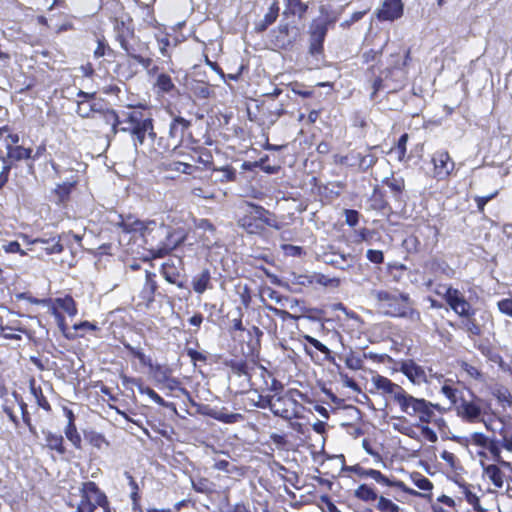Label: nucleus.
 <instances>
[{
    "label": "nucleus",
    "mask_w": 512,
    "mask_h": 512,
    "mask_svg": "<svg viewBox=\"0 0 512 512\" xmlns=\"http://www.w3.org/2000/svg\"><path fill=\"white\" fill-rule=\"evenodd\" d=\"M109 222L125 233L139 232L153 258L166 256L185 240L183 232L154 220L143 222L132 215L113 213L109 217Z\"/></svg>",
    "instance_id": "1"
},
{
    "label": "nucleus",
    "mask_w": 512,
    "mask_h": 512,
    "mask_svg": "<svg viewBox=\"0 0 512 512\" xmlns=\"http://www.w3.org/2000/svg\"><path fill=\"white\" fill-rule=\"evenodd\" d=\"M369 295L377 302L378 308L388 316L407 318L413 322L421 320L420 312L412 307L408 294L398 295L373 289Z\"/></svg>",
    "instance_id": "2"
},
{
    "label": "nucleus",
    "mask_w": 512,
    "mask_h": 512,
    "mask_svg": "<svg viewBox=\"0 0 512 512\" xmlns=\"http://www.w3.org/2000/svg\"><path fill=\"white\" fill-rule=\"evenodd\" d=\"M123 120H120V131L129 133L133 137L134 145H143L146 135L149 140L156 139V133L153 128V120L145 118L141 111H129L123 113Z\"/></svg>",
    "instance_id": "3"
},
{
    "label": "nucleus",
    "mask_w": 512,
    "mask_h": 512,
    "mask_svg": "<svg viewBox=\"0 0 512 512\" xmlns=\"http://www.w3.org/2000/svg\"><path fill=\"white\" fill-rule=\"evenodd\" d=\"M401 411L417 419V423L429 424L435 417L434 408L438 407L423 398H416L406 391L397 402Z\"/></svg>",
    "instance_id": "4"
},
{
    "label": "nucleus",
    "mask_w": 512,
    "mask_h": 512,
    "mask_svg": "<svg viewBox=\"0 0 512 512\" xmlns=\"http://www.w3.org/2000/svg\"><path fill=\"white\" fill-rule=\"evenodd\" d=\"M441 288L445 290V293L443 294L445 300L455 313L463 318L474 315V310L470 303L464 298L459 290L446 286H441Z\"/></svg>",
    "instance_id": "5"
},
{
    "label": "nucleus",
    "mask_w": 512,
    "mask_h": 512,
    "mask_svg": "<svg viewBox=\"0 0 512 512\" xmlns=\"http://www.w3.org/2000/svg\"><path fill=\"white\" fill-rule=\"evenodd\" d=\"M483 400L472 396L471 399L461 398L457 406V412L460 417L468 422H478L482 420Z\"/></svg>",
    "instance_id": "6"
},
{
    "label": "nucleus",
    "mask_w": 512,
    "mask_h": 512,
    "mask_svg": "<svg viewBox=\"0 0 512 512\" xmlns=\"http://www.w3.org/2000/svg\"><path fill=\"white\" fill-rule=\"evenodd\" d=\"M434 165V176L438 179H444L450 175L454 169V162L447 151H437L432 157Z\"/></svg>",
    "instance_id": "7"
},
{
    "label": "nucleus",
    "mask_w": 512,
    "mask_h": 512,
    "mask_svg": "<svg viewBox=\"0 0 512 512\" xmlns=\"http://www.w3.org/2000/svg\"><path fill=\"white\" fill-rule=\"evenodd\" d=\"M327 34L326 22H314L311 25L310 31V47L309 52L312 55H317L323 51V42Z\"/></svg>",
    "instance_id": "8"
},
{
    "label": "nucleus",
    "mask_w": 512,
    "mask_h": 512,
    "mask_svg": "<svg viewBox=\"0 0 512 512\" xmlns=\"http://www.w3.org/2000/svg\"><path fill=\"white\" fill-rule=\"evenodd\" d=\"M82 499L93 502L94 504L107 508V497L103 494L94 482H85L81 488Z\"/></svg>",
    "instance_id": "9"
},
{
    "label": "nucleus",
    "mask_w": 512,
    "mask_h": 512,
    "mask_svg": "<svg viewBox=\"0 0 512 512\" xmlns=\"http://www.w3.org/2000/svg\"><path fill=\"white\" fill-rule=\"evenodd\" d=\"M403 14V5L401 0H384L381 9L377 12L379 20L393 21Z\"/></svg>",
    "instance_id": "10"
},
{
    "label": "nucleus",
    "mask_w": 512,
    "mask_h": 512,
    "mask_svg": "<svg viewBox=\"0 0 512 512\" xmlns=\"http://www.w3.org/2000/svg\"><path fill=\"white\" fill-rule=\"evenodd\" d=\"M373 383L377 389L382 390L384 393L391 395L394 402H398L403 396L405 390L398 384L393 383L390 379L376 375L373 377Z\"/></svg>",
    "instance_id": "11"
},
{
    "label": "nucleus",
    "mask_w": 512,
    "mask_h": 512,
    "mask_svg": "<svg viewBox=\"0 0 512 512\" xmlns=\"http://www.w3.org/2000/svg\"><path fill=\"white\" fill-rule=\"evenodd\" d=\"M400 371L414 384L420 385L427 382L424 368L412 360L403 362Z\"/></svg>",
    "instance_id": "12"
},
{
    "label": "nucleus",
    "mask_w": 512,
    "mask_h": 512,
    "mask_svg": "<svg viewBox=\"0 0 512 512\" xmlns=\"http://www.w3.org/2000/svg\"><path fill=\"white\" fill-rule=\"evenodd\" d=\"M191 122L183 117H175L169 126V137L173 140V148H176L183 140L186 130Z\"/></svg>",
    "instance_id": "13"
},
{
    "label": "nucleus",
    "mask_w": 512,
    "mask_h": 512,
    "mask_svg": "<svg viewBox=\"0 0 512 512\" xmlns=\"http://www.w3.org/2000/svg\"><path fill=\"white\" fill-rule=\"evenodd\" d=\"M114 32L117 41L125 52L132 48L129 39L134 36V31L128 24L122 20L115 19Z\"/></svg>",
    "instance_id": "14"
},
{
    "label": "nucleus",
    "mask_w": 512,
    "mask_h": 512,
    "mask_svg": "<svg viewBox=\"0 0 512 512\" xmlns=\"http://www.w3.org/2000/svg\"><path fill=\"white\" fill-rule=\"evenodd\" d=\"M247 206L254 210V216L259 219V222L263 224V227L269 226L276 230H280L282 225L277 220V217L264 207L256 205L254 203L247 202Z\"/></svg>",
    "instance_id": "15"
},
{
    "label": "nucleus",
    "mask_w": 512,
    "mask_h": 512,
    "mask_svg": "<svg viewBox=\"0 0 512 512\" xmlns=\"http://www.w3.org/2000/svg\"><path fill=\"white\" fill-rule=\"evenodd\" d=\"M155 274L146 271L145 272V283L139 294L142 303L145 306H149L154 301V294L157 289V283L154 280Z\"/></svg>",
    "instance_id": "16"
},
{
    "label": "nucleus",
    "mask_w": 512,
    "mask_h": 512,
    "mask_svg": "<svg viewBox=\"0 0 512 512\" xmlns=\"http://www.w3.org/2000/svg\"><path fill=\"white\" fill-rule=\"evenodd\" d=\"M238 225L250 234H259L263 231V224L254 216L253 209L239 219Z\"/></svg>",
    "instance_id": "17"
},
{
    "label": "nucleus",
    "mask_w": 512,
    "mask_h": 512,
    "mask_svg": "<svg viewBox=\"0 0 512 512\" xmlns=\"http://www.w3.org/2000/svg\"><path fill=\"white\" fill-rule=\"evenodd\" d=\"M257 406L262 409L269 408L275 416L281 417L285 420H290L292 419V416L295 415L292 409H280L277 403L272 400V397H260V401Z\"/></svg>",
    "instance_id": "18"
},
{
    "label": "nucleus",
    "mask_w": 512,
    "mask_h": 512,
    "mask_svg": "<svg viewBox=\"0 0 512 512\" xmlns=\"http://www.w3.org/2000/svg\"><path fill=\"white\" fill-rule=\"evenodd\" d=\"M324 261L339 269L346 270L353 266L354 258L350 254L325 253Z\"/></svg>",
    "instance_id": "19"
},
{
    "label": "nucleus",
    "mask_w": 512,
    "mask_h": 512,
    "mask_svg": "<svg viewBox=\"0 0 512 512\" xmlns=\"http://www.w3.org/2000/svg\"><path fill=\"white\" fill-rule=\"evenodd\" d=\"M192 286L196 293L202 294L207 289L212 288L211 286V275L208 269L203 270L201 273L196 275L192 280Z\"/></svg>",
    "instance_id": "20"
},
{
    "label": "nucleus",
    "mask_w": 512,
    "mask_h": 512,
    "mask_svg": "<svg viewBox=\"0 0 512 512\" xmlns=\"http://www.w3.org/2000/svg\"><path fill=\"white\" fill-rule=\"evenodd\" d=\"M187 89L189 91H191L192 93H194L195 96L197 97H200V98H208L210 96V87L207 83L203 82V81H198V80H195V79H187L186 78V83H185Z\"/></svg>",
    "instance_id": "21"
},
{
    "label": "nucleus",
    "mask_w": 512,
    "mask_h": 512,
    "mask_svg": "<svg viewBox=\"0 0 512 512\" xmlns=\"http://www.w3.org/2000/svg\"><path fill=\"white\" fill-rule=\"evenodd\" d=\"M491 394L497 399L498 403L502 407H510L512 408V394L509 389L503 385H495Z\"/></svg>",
    "instance_id": "22"
},
{
    "label": "nucleus",
    "mask_w": 512,
    "mask_h": 512,
    "mask_svg": "<svg viewBox=\"0 0 512 512\" xmlns=\"http://www.w3.org/2000/svg\"><path fill=\"white\" fill-rule=\"evenodd\" d=\"M275 403L280 407V409H292L295 413V415L292 416V418H298L300 413V408L302 407L301 404L295 400L292 396L285 395V396H279L275 400Z\"/></svg>",
    "instance_id": "23"
},
{
    "label": "nucleus",
    "mask_w": 512,
    "mask_h": 512,
    "mask_svg": "<svg viewBox=\"0 0 512 512\" xmlns=\"http://www.w3.org/2000/svg\"><path fill=\"white\" fill-rule=\"evenodd\" d=\"M484 474L490 479L497 488H502L504 484V474L497 465L491 464L484 467Z\"/></svg>",
    "instance_id": "24"
},
{
    "label": "nucleus",
    "mask_w": 512,
    "mask_h": 512,
    "mask_svg": "<svg viewBox=\"0 0 512 512\" xmlns=\"http://www.w3.org/2000/svg\"><path fill=\"white\" fill-rule=\"evenodd\" d=\"M360 475L363 477H370V478L374 479L376 482L386 485V486L403 487V484L401 482H392L386 476H384L380 471L375 470V469L362 470Z\"/></svg>",
    "instance_id": "25"
},
{
    "label": "nucleus",
    "mask_w": 512,
    "mask_h": 512,
    "mask_svg": "<svg viewBox=\"0 0 512 512\" xmlns=\"http://www.w3.org/2000/svg\"><path fill=\"white\" fill-rule=\"evenodd\" d=\"M33 245H41V249L45 250L47 254L60 253L63 251V246L60 243V240H56L55 238L45 240V239H35L32 242Z\"/></svg>",
    "instance_id": "26"
},
{
    "label": "nucleus",
    "mask_w": 512,
    "mask_h": 512,
    "mask_svg": "<svg viewBox=\"0 0 512 512\" xmlns=\"http://www.w3.org/2000/svg\"><path fill=\"white\" fill-rule=\"evenodd\" d=\"M45 434L46 446L51 450H56L58 453L63 454L65 448L63 446V437L59 434H53L52 432H43Z\"/></svg>",
    "instance_id": "27"
},
{
    "label": "nucleus",
    "mask_w": 512,
    "mask_h": 512,
    "mask_svg": "<svg viewBox=\"0 0 512 512\" xmlns=\"http://www.w3.org/2000/svg\"><path fill=\"white\" fill-rule=\"evenodd\" d=\"M55 305L57 306V308L62 309L71 317L77 314L76 303L71 296L67 295L63 298H56Z\"/></svg>",
    "instance_id": "28"
},
{
    "label": "nucleus",
    "mask_w": 512,
    "mask_h": 512,
    "mask_svg": "<svg viewBox=\"0 0 512 512\" xmlns=\"http://www.w3.org/2000/svg\"><path fill=\"white\" fill-rule=\"evenodd\" d=\"M162 274L165 280L168 281L169 283L176 284L180 288L183 287V283L178 282L180 274L173 264L164 263L162 265Z\"/></svg>",
    "instance_id": "29"
},
{
    "label": "nucleus",
    "mask_w": 512,
    "mask_h": 512,
    "mask_svg": "<svg viewBox=\"0 0 512 512\" xmlns=\"http://www.w3.org/2000/svg\"><path fill=\"white\" fill-rule=\"evenodd\" d=\"M354 495L362 500V501H365V502H371V501H375L378 499V495L376 493V491L366 485V484H361L354 492Z\"/></svg>",
    "instance_id": "30"
},
{
    "label": "nucleus",
    "mask_w": 512,
    "mask_h": 512,
    "mask_svg": "<svg viewBox=\"0 0 512 512\" xmlns=\"http://www.w3.org/2000/svg\"><path fill=\"white\" fill-rule=\"evenodd\" d=\"M7 157L8 159L14 161H20L23 159H28L31 157V149L24 148L22 146L12 147L11 145L7 146Z\"/></svg>",
    "instance_id": "31"
},
{
    "label": "nucleus",
    "mask_w": 512,
    "mask_h": 512,
    "mask_svg": "<svg viewBox=\"0 0 512 512\" xmlns=\"http://www.w3.org/2000/svg\"><path fill=\"white\" fill-rule=\"evenodd\" d=\"M155 87L163 93H171L176 90V87L168 74L160 73L155 82Z\"/></svg>",
    "instance_id": "32"
},
{
    "label": "nucleus",
    "mask_w": 512,
    "mask_h": 512,
    "mask_svg": "<svg viewBox=\"0 0 512 512\" xmlns=\"http://www.w3.org/2000/svg\"><path fill=\"white\" fill-rule=\"evenodd\" d=\"M92 119L95 120L97 123H103L105 125L109 124H120V118L115 110L109 109L102 112L101 115H93Z\"/></svg>",
    "instance_id": "33"
},
{
    "label": "nucleus",
    "mask_w": 512,
    "mask_h": 512,
    "mask_svg": "<svg viewBox=\"0 0 512 512\" xmlns=\"http://www.w3.org/2000/svg\"><path fill=\"white\" fill-rule=\"evenodd\" d=\"M154 377L156 381L160 383H165L169 389H173L174 386L178 385L179 383L176 379L170 378L168 370L166 368H162L160 366H158L155 369Z\"/></svg>",
    "instance_id": "34"
},
{
    "label": "nucleus",
    "mask_w": 512,
    "mask_h": 512,
    "mask_svg": "<svg viewBox=\"0 0 512 512\" xmlns=\"http://www.w3.org/2000/svg\"><path fill=\"white\" fill-rule=\"evenodd\" d=\"M214 419L223 423L231 424L242 420L243 416L239 413H227L225 409H216Z\"/></svg>",
    "instance_id": "35"
},
{
    "label": "nucleus",
    "mask_w": 512,
    "mask_h": 512,
    "mask_svg": "<svg viewBox=\"0 0 512 512\" xmlns=\"http://www.w3.org/2000/svg\"><path fill=\"white\" fill-rule=\"evenodd\" d=\"M461 328L472 336H479L482 333L481 327L472 316L464 317V320L461 322Z\"/></svg>",
    "instance_id": "36"
},
{
    "label": "nucleus",
    "mask_w": 512,
    "mask_h": 512,
    "mask_svg": "<svg viewBox=\"0 0 512 512\" xmlns=\"http://www.w3.org/2000/svg\"><path fill=\"white\" fill-rule=\"evenodd\" d=\"M492 454L493 460L497 462L502 467L512 469V465L510 462L504 461L501 457V451L499 445L495 441H491L488 447L486 448Z\"/></svg>",
    "instance_id": "37"
},
{
    "label": "nucleus",
    "mask_w": 512,
    "mask_h": 512,
    "mask_svg": "<svg viewBox=\"0 0 512 512\" xmlns=\"http://www.w3.org/2000/svg\"><path fill=\"white\" fill-rule=\"evenodd\" d=\"M127 55L134 60H136L140 65H142L145 69L149 70V73H155L157 71V67H153L150 69L152 64V59L144 58L141 55L136 53V50L132 47L128 51H126Z\"/></svg>",
    "instance_id": "38"
},
{
    "label": "nucleus",
    "mask_w": 512,
    "mask_h": 512,
    "mask_svg": "<svg viewBox=\"0 0 512 512\" xmlns=\"http://www.w3.org/2000/svg\"><path fill=\"white\" fill-rule=\"evenodd\" d=\"M151 141V146L153 148V150L158 153V154H163L165 152H169L171 150H174L175 148H173V143L170 144L168 141H165V139L163 137H157L156 136V139L153 141V140H150Z\"/></svg>",
    "instance_id": "39"
},
{
    "label": "nucleus",
    "mask_w": 512,
    "mask_h": 512,
    "mask_svg": "<svg viewBox=\"0 0 512 512\" xmlns=\"http://www.w3.org/2000/svg\"><path fill=\"white\" fill-rule=\"evenodd\" d=\"M163 167L167 171H175L178 173H185V174H189L190 170L192 169V166L190 164L180 162V161L163 163Z\"/></svg>",
    "instance_id": "40"
},
{
    "label": "nucleus",
    "mask_w": 512,
    "mask_h": 512,
    "mask_svg": "<svg viewBox=\"0 0 512 512\" xmlns=\"http://www.w3.org/2000/svg\"><path fill=\"white\" fill-rule=\"evenodd\" d=\"M479 349H480L481 353L483 355L487 356L490 361L499 364V366L503 370L507 369L504 365V361H503L502 357L497 352H495L492 348H490L489 346H480Z\"/></svg>",
    "instance_id": "41"
},
{
    "label": "nucleus",
    "mask_w": 512,
    "mask_h": 512,
    "mask_svg": "<svg viewBox=\"0 0 512 512\" xmlns=\"http://www.w3.org/2000/svg\"><path fill=\"white\" fill-rule=\"evenodd\" d=\"M361 154L362 153L357 151H351L341 158V163L350 167H357L360 169Z\"/></svg>",
    "instance_id": "42"
},
{
    "label": "nucleus",
    "mask_w": 512,
    "mask_h": 512,
    "mask_svg": "<svg viewBox=\"0 0 512 512\" xmlns=\"http://www.w3.org/2000/svg\"><path fill=\"white\" fill-rule=\"evenodd\" d=\"M365 357V355L361 357L354 354L353 352H350L345 358V364L351 370H360L363 368V358Z\"/></svg>",
    "instance_id": "43"
},
{
    "label": "nucleus",
    "mask_w": 512,
    "mask_h": 512,
    "mask_svg": "<svg viewBox=\"0 0 512 512\" xmlns=\"http://www.w3.org/2000/svg\"><path fill=\"white\" fill-rule=\"evenodd\" d=\"M65 435L68 438V440L73 443L75 447H80L81 437L77 432L75 424L72 421L68 422V425L65 429Z\"/></svg>",
    "instance_id": "44"
},
{
    "label": "nucleus",
    "mask_w": 512,
    "mask_h": 512,
    "mask_svg": "<svg viewBox=\"0 0 512 512\" xmlns=\"http://www.w3.org/2000/svg\"><path fill=\"white\" fill-rule=\"evenodd\" d=\"M377 508L381 512H399L400 510L398 505L383 496L378 497Z\"/></svg>",
    "instance_id": "45"
},
{
    "label": "nucleus",
    "mask_w": 512,
    "mask_h": 512,
    "mask_svg": "<svg viewBox=\"0 0 512 512\" xmlns=\"http://www.w3.org/2000/svg\"><path fill=\"white\" fill-rule=\"evenodd\" d=\"M384 184L388 186L393 193L400 194L404 189V180L402 178L390 177L384 180Z\"/></svg>",
    "instance_id": "46"
},
{
    "label": "nucleus",
    "mask_w": 512,
    "mask_h": 512,
    "mask_svg": "<svg viewBox=\"0 0 512 512\" xmlns=\"http://www.w3.org/2000/svg\"><path fill=\"white\" fill-rule=\"evenodd\" d=\"M287 4L293 14H297L299 18H302L306 13L308 6L301 2V0H288Z\"/></svg>",
    "instance_id": "47"
},
{
    "label": "nucleus",
    "mask_w": 512,
    "mask_h": 512,
    "mask_svg": "<svg viewBox=\"0 0 512 512\" xmlns=\"http://www.w3.org/2000/svg\"><path fill=\"white\" fill-rule=\"evenodd\" d=\"M0 189L7 183L11 164L5 159L0 158Z\"/></svg>",
    "instance_id": "48"
},
{
    "label": "nucleus",
    "mask_w": 512,
    "mask_h": 512,
    "mask_svg": "<svg viewBox=\"0 0 512 512\" xmlns=\"http://www.w3.org/2000/svg\"><path fill=\"white\" fill-rule=\"evenodd\" d=\"M72 187L73 183L71 182H64L56 187L55 194L58 196L60 202L64 201L69 196Z\"/></svg>",
    "instance_id": "49"
},
{
    "label": "nucleus",
    "mask_w": 512,
    "mask_h": 512,
    "mask_svg": "<svg viewBox=\"0 0 512 512\" xmlns=\"http://www.w3.org/2000/svg\"><path fill=\"white\" fill-rule=\"evenodd\" d=\"M31 391H32L33 395L36 398L37 404L41 408H43L44 410L49 411L51 409L50 404L47 401V399L44 397V395L42 394L41 389L40 388H36V387H34L32 385L31 386Z\"/></svg>",
    "instance_id": "50"
},
{
    "label": "nucleus",
    "mask_w": 512,
    "mask_h": 512,
    "mask_svg": "<svg viewBox=\"0 0 512 512\" xmlns=\"http://www.w3.org/2000/svg\"><path fill=\"white\" fill-rule=\"evenodd\" d=\"M413 481L414 484L421 490L430 491L433 488V484L431 483V481L428 478L422 476L421 474H416L413 477Z\"/></svg>",
    "instance_id": "51"
},
{
    "label": "nucleus",
    "mask_w": 512,
    "mask_h": 512,
    "mask_svg": "<svg viewBox=\"0 0 512 512\" xmlns=\"http://www.w3.org/2000/svg\"><path fill=\"white\" fill-rule=\"evenodd\" d=\"M76 112L82 118H92L91 103L88 101H79Z\"/></svg>",
    "instance_id": "52"
},
{
    "label": "nucleus",
    "mask_w": 512,
    "mask_h": 512,
    "mask_svg": "<svg viewBox=\"0 0 512 512\" xmlns=\"http://www.w3.org/2000/svg\"><path fill=\"white\" fill-rule=\"evenodd\" d=\"M416 427L420 428L422 435L432 443L438 440L437 434L434 430L427 426V424L416 423Z\"/></svg>",
    "instance_id": "53"
},
{
    "label": "nucleus",
    "mask_w": 512,
    "mask_h": 512,
    "mask_svg": "<svg viewBox=\"0 0 512 512\" xmlns=\"http://www.w3.org/2000/svg\"><path fill=\"white\" fill-rule=\"evenodd\" d=\"M492 440H489L483 433L475 432L471 435V442L472 444L487 448Z\"/></svg>",
    "instance_id": "54"
},
{
    "label": "nucleus",
    "mask_w": 512,
    "mask_h": 512,
    "mask_svg": "<svg viewBox=\"0 0 512 512\" xmlns=\"http://www.w3.org/2000/svg\"><path fill=\"white\" fill-rule=\"evenodd\" d=\"M278 13H279V6H278V3L275 1L271 4L268 12L264 16L266 24H273L278 17Z\"/></svg>",
    "instance_id": "55"
},
{
    "label": "nucleus",
    "mask_w": 512,
    "mask_h": 512,
    "mask_svg": "<svg viewBox=\"0 0 512 512\" xmlns=\"http://www.w3.org/2000/svg\"><path fill=\"white\" fill-rule=\"evenodd\" d=\"M377 161V158L372 153L361 154V166L360 170H367L372 167Z\"/></svg>",
    "instance_id": "56"
},
{
    "label": "nucleus",
    "mask_w": 512,
    "mask_h": 512,
    "mask_svg": "<svg viewBox=\"0 0 512 512\" xmlns=\"http://www.w3.org/2000/svg\"><path fill=\"white\" fill-rule=\"evenodd\" d=\"M306 340L313 346L315 347L317 350H319L320 352H322L323 354L326 355V358L329 359L330 357V353L331 351L329 350V348L327 346H325L324 344H322L319 340L315 339L314 337H311V336H306Z\"/></svg>",
    "instance_id": "57"
},
{
    "label": "nucleus",
    "mask_w": 512,
    "mask_h": 512,
    "mask_svg": "<svg viewBox=\"0 0 512 512\" xmlns=\"http://www.w3.org/2000/svg\"><path fill=\"white\" fill-rule=\"evenodd\" d=\"M441 392L451 401V403L453 404H456L457 401H458V397H457V390L454 389L452 386L450 385H443L442 388H441Z\"/></svg>",
    "instance_id": "58"
},
{
    "label": "nucleus",
    "mask_w": 512,
    "mask_h": 512,
    "mask_svg": "<svg viewBox=\"0 0 512 512\" xmlns=\"http://www.w3.org/2000/svg\"><path fill=\"white\" fill-rule=\"evenodd\" d=\"M464 494H465V498H466L467 502L469 504H471L474 507L475 510L483 512V510L480 508L479 498H478V496L476 494H474L473 492H471L467 488H465Z\"/></svg>",
    "instance_id": "59"
},
{
    "label": "nucleus",
    "mask_w": 512,
    "mask_h": 512,
    "mask_svg": "<svg viewBox=\"0 0 512 512\" xmlns=\"http://www.w3.org/2000/svg\"><path fill=\"white\" fill-rule=\"evenodd\" d=\"M369 261L375 264H381L384 261L383 252L380 250L369 249L366 254Z\"/></svg>",
    "instance_id": "60"
},
{
    "label": "nucleus",
    "mask_w": 512,
    "mask_h": 512,
    "mask_svg": "<svg viewBox=\"0 0 512 512\" xmlns=\"http://www.w3.org/2000/svg\"><path fill=\"white\" fill-rule=\"evenodd\" d=\"M408 141V135L407 134H403L399 140H398V144H397V147H396V152L398 153V157L399 159H403L405 154H406V143Z\"/></svg>",
    "instance_id": "61"
},
{
    "label": "nucleus",
    "mask_w": 512,
    "mask_h": 512,
    "mask_svg": "<svg viewBox=\"0 0 512 512\" xmlns=\"http://www.w3.org/2000/svg\"><path fill=\"white\" fill-rule=\"evenodd\" d=\"M499 310L512 317V299L506 298L498 302Z\"/></svg>",
    "instance_id": "62"
},
{
    "label": "nucleus",
    "mask_w": 512,
    "mask_h": 512,
    "mask_svg": "<svg viewBox=\"0 0 512 512\" xmlns=\"http://www.w3.org/2000/svg\"><path fill=\"white\" fill-rule=\"evenodd\" d=\"M321 501L323 503L322 510L324 512H341L335 504L329 499L327 496L321 497Z\"/></svg>",
    "instance_id": "63"
},
{
    "label": "nucleus",
    "mask_w": 512,
    "mask_h": 512,
    "mask_svg": "<svg viewBox=\"0 0 512 512\" xmlns=\"http://www.w3.org/2000/svg\"><path fill=\"white\" fill-rule=\"evenodd\" d=\"M96 506L93 502L82 499L78 505L77 512H94Z\"/></svg>",
    "instance_id": "64"
}]
</instances>
